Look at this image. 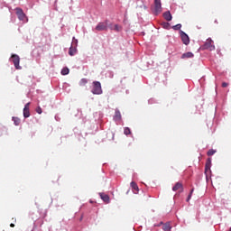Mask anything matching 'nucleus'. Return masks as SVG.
<instances>
[{
    "label": "nucleus",
    "instance_id": "11",
    "mask_svg": "<svg viewBox=\"0 0 231 231\" xmlns=\"http://www.w3.org/2000/svg\"><path fill=\"white\" fill-rule=\"evenodd\" d=\"M99 196L105 203H109V196L107 194L99 193Z\"/></svg>",
    "mask_w": 231,
    "mask_h": 231
},
{
    "label": "nucleus",
    "instance_id": "3",
    "mask_svg": "<svg viewBox=\"0 0 231 231\" xmlns=\"http://www.w3.org/2000/svg\"><path fill=\"white\" fill-rule=\"evenodd\" d=\"M202 48L203 50H209V51H214V50H216V46H214V42L210 38L206 41Z\"/></svg>",
    "mask_w": 231,
    "mask_h": 231
},
{
    "label": "nucleus",
    "instance_id": "6",
    "mask_svg": "<svg viewBox=\"0 0 231 231\" xmlns=\"http://www.w3.org/2000/svg\"><path fill=\"white\" fill-rule=\"evenodd\" d=\"M95 30L97 32H104L107 30V22H100L99 23H97V25L96 26Z\"/></svg>",
    "mask_w": 231,
    "mask_h": 231
},
{
    "label": "nucleus",
    "instance_id": "19",
    "mask_svg": "<svg viewBox=\"0 0 231 231\" xmlns=\"http://www.w3.org/2000/svg\"><path fill=\"white\" fill-rule=\"evenodd\" d=\"M69 69L64 68L61 69V75H69Z\"/></svg>",
    "mask_w": 231,
    "mask_h": 231
},
{
    "label": "nucleus",
    "instance_id": "28",
    "mask_svg": "<svg viewBox=\"0 0 231 231\" xmlns=\"http://www.w3.org/2000/svg\"><path fill=\"white\" fill-rule=\"evenodd\" d=\"M192 198V193H189V195L188 196V199L186 201H190V199Z\"/></svg>",
    "mask_w": 231,
    "mask_h": 231
},
{
    "label": "nucleus",
    "instance_id": "9",
    "mask_svg": "<svg viewBox=\"0 0 231 231\" xmlns=\"http://www.w3.org/2000/svg\"><path fill=\"white\" fill-rule=\"evenodd\" d=\"M173 192H176V190H180V192H183V184L181 182H177L173 188Z\"/></svg>",
    "mask_w": 231,
    "mask_h": 231
},
{
    "label": "nucleus",
    "instance_id": "22",
    "mask_svg": "<svg viewBox=\"0 0 231 231\" xmlns=\"http://www.w3.org/2000/svg\"><path fill=\"white\" fill-rule=\"evenodd\" d=\"M86 84H88V79H82L79 81V86H86Z\"/></svg>",
    "mask_w": 231,
    "mask_h": 231
},
{
    "label": "nucleus",
    "instance_id": "31",
    "mask_svg": "<svg viewBox=\"0 0 231 231\" xmlns=\"http://www.w3.org/2000/svg\"><path fill=\"white\" fill-rule=\"evenodd\" d=\"M229 231H231V226H230V228H229Z\"/></svg>",
    "mask_w": 231,
    "mask_h": 231
},
{
    "label": "nucleus",
    "instance_id": "2",
    "mask_svg": "<svg viewBox=\"0 0 231 231\" xmlns=\"http://www.w3.org/2000/svg\"><path fill=\"white\" fill-rule=\"evenodd\" d=\"M15 12L19 21H25V23H28V18L26 17V14H24V11H23L21 7H16Z\"/></svg>",
    "mask_w": 231,
    "mask_h": 231
},
{
    "label": "nucleus",
    "instance_id": "18",
    "mask_svg": "<svg viewBox=\"0 0 231 231\" xmlns=\"http://www.w3.org/2000/svg\"><path fill=\"white\" fill-rule=\"evenodd\" d=\"M121 118H122V115L120 114V112L118 110H116V114H115V119L120 120Z\"/></svg>",
    "mask_w": 231,
    "mask_h": 231
},
{
    "label": "nucleus",
    "instance_id": "29",
    "mask_svg": "<svg viewBox=\"0 0 231 231\" xmlns=\"http://www.w3.org/2000/svg\"><path fill=\"white\" fill-rule=\"evenodd\" d=\"M10 226H11V228H14V226H15V225L14 224H10Z\"/></svg>",
    "mask_w": 231,
    "mask_h": 231
},
{
    "label": "nucleus",
    "instance_id": "8",
    "mask_svg": "<svg viewBox=\"0 0 231 231\" xmlns=\"http://www.w3.org/2000/svg\"><path fill=\"white\" fill-rule=\"evenodd\" d=\"M23 116L24 118H30V103L25 104L23 107Z\"/></svg>",
    "mask_w": 231,
    "mask_h": 231
},
{
    "label": "nucleus",
    "instance_id": "5",
    "mask_svg": "<svg viewBox=\"0 0 231 231\" xmlns=\"http://www.w3.org/2000/svg\"><path fill=\"white\" fill-rule=\"evenodd\" d=\"M154 14L155 15L162 14V0H154Z\"/></svg>",
    "mask_w": 231,
    "mask_h": 231
},
{
    "label": "nucleus",
    "instance_id": "25",
    "mask_svg": "<svg viewBox=\"0 0 231 231\" xmlns=\"http://www.w3.org/2000/svg\"><path fill=\"white\" fill-rule=\"evenodd\" d=\"M131 187H132V189H134V190H138V185L137 184H135V182H131Z\"/></svg>",
    "mask_w": 231,
    "mask_h": 231
},
{
    "label": "nucleus",
    "instance_id": "23",
    "mask_svg": "<svg viewBox=\"0 0 231 231\" xmlns=\"http://www.w3.org/2000/svg\"><path fill=\"white\" fill-rule=\"evenodd\" d=\"M216 154V150L211 149L208 152V156H214Z\"/></svg>",
    "mask_w": 231,
    "mask_h": 231
},
{
    "label": "nucleus",
    "instance_id": "16",
    "mask_svg": "<svg viewBox=\"0 0 231 231\" xmlns=\"http://www.w3.org/2000/svg\"><path fill=\"white\" fill-rule=\"evenodd\" d=\"M75 53H77V49L70 47L69 50V55H70V57H73V55H75Z\"/></svg>",
    "mask_w": 231,
    "mask_h": 231
},
{
    "label": "nucleus",
    "instance_id": "13",
    "mask_svg": "<svg viewBox=\"0 0 231 231\" xmlns=\"http://www.w3.org/2000/svg\"><path fill=\"white\" fill-rule=\"evenodd\" d=\"M192 57H194L192 52H186L182 54V59H192Z\"/></svg>",
    "mask_w": 231,
    "mask_h": 231
},
{
    "label": "nucleus",
    "instance_id": "30",
    "mask_svg": "<svg viewBox=\"0 0 231 231\" xmlns=\"http://www.w3.org/2000/svg\"><path fill=\"white\" fill-rule=\"evenodd\" d=\"M193 192H194V189H191V191H190L189 194H191V196H192V193H193Z\"/></svg>",
    "mask_w": 231,
    "mask_h": 231
},
{
    "label": "nucleus",
    "instance_id": "10",
    "mask_svg": "<svg viewBox=\"0 0 231 231\" xmlns=\"http://www.w3.org/2000/svg\"><path fill=\"white\" fill-rule=\"evenodd\" d=\"M212 166V160L208 159L205 166V173L208 174L210 172V167Z\"/></svg>",
    "mask_w": 231,
    "mask_h": 231
},
{
    "label": "nucleus",
    "instance_id": "26",
    "mask_svg": "<svg viewBox=\"0 0 231 231\" xmlns=\"http://www.w3.org/2000/svg\"><path fill=\"white\" fill-rule=\"evenodd\" d=\"M36 113H38V115H42V108H41V106H38L36 108Z\"/></svg>",
    "mask_w": 231,
    "mask_h": 231
},
{
    "label": "nucleus",
    "instance_id": "24",
    "mask_svg": "<svg viewBox=\"0 0 231 231\" xmlns=\"http://www.w3.org/2000/svg\"><path fill=\"white\" fill-rule=\"evenodd\" d=\"M172 29L173 30H181V23H178V24L172 26Z\"/></svg>",
    "mask_w": 231,
    "mask_h": 231
},
{
    "label": "nucleus",
    "instance_id": "7",
    "mask_svg": "<svg viewBox=\"0 0 231 231\" xmlns=\"http://www.w3.org/2000/svg\"><path fill=\"white\" fill-rule=\"evenodd\" d=\"M180 37L183 44H185L186 46L190 43V39L189 38V35H187V33H185L183 31H180Z\"/></svg>",
    "mask_w": 231,
    "mask_h": 231
},
{
    "label": "nucleus",
    "instance_id": "4",
    "mask_svg": "<svg viewBox=\"0 0 231 231\" xmlns=\"http://www.w3.org/2000/svg\"><path fill=\"white\" fill-rule=\"evenodd\" d=\"M12 59V62L15 68V69H22L23 68L19 66L20 62H21V58H19V55L17 54H13L11 56Z\"/></svg>",
    "mask_w": 231,
    "mask_h": 231
},
{
    "label": "nucleus",
    "instance_id": "14",
    "mask_svg": "<svg viewBox=\"0 0 231 231\" xmlns=\"http://www.w3.org/2000/svg\"><path fill=\"white\" fill-rule=\"evenodd\" d=\"M172 227L171 226V223H166L162 226L163 231H170Z\"/></svg>",
    "mask_w": 231,
    "mask_h": 231
},
{
    "label": "nucleus",
    "instance_id": "12",
    "mask_svg": "<svg viewBox=\"0 0 231 231\" xmlns=\"http://www.w3.org/2000/svg\"><path fill=\"white\" fill-rule=\"evenodd\" d=\"M163 17L166 21H172V14L169 11L163 13Z\"/></svg>",
    "mask_w": 231,
    "mask_h": 231
},
{
    "label": "nucleus",
    "instance_id": "17",
    "mask_svg": "<svg viewBox=\"0 0 231 231\" xmlns=\"http://www.w3.org/2000/svg\"><path fill=\"white\" fill-rule=\"evenodd\" d=\"M13 122L14 125H19L21 124V119L19 117L13 116Z\"/></svg>",
    "mask_w": 231,
    "mask_h": 231
},
{
    "label": "nucleus",
    "instance_id": "15",
    "mask_svg": "<svg viewBox=\"0 0 231 231\" xmlns=\"http://www.w3.org/2000/svg\"><path fill=\"white\" fill-rule=\"evenodd\" d=\"M162 28H164L165 30H171V23H167V22L162 23Z\"/></svg>",
    "mask_w": 231,
    "mask_h": 231
},
{
    "label": "nucleus",
    "instance_id": "27",
    "mask_svg": "<svg viewBox=\"0 0 231 231\" xmlns=\"http://www.w3.org/2000/svg\"><path fill=\"white\" fill-rule=\"evenodd\" d=\"M222 88H228V83L223 82L222 83Z\"/></svg>",
    "mask_w": 231,
    "mask_h": 231
},
{
    "label": "nucleus",
    "instance_id": "20",
    "mask_svg": "<svg viewBox=\"0 0 231 231\" xmlns=\"http://www.w3.org/2000/svg\"><path fill=\"white\" fill-rule=\"evenodd\" d=\"M124 134H125L126 136L131 134V129L129 127H125L124 129Z\"/></svg>",
    "mask_w": 231,
    "mask_h": 231
},
{
    "label": "nucleus",
    "instance_id": "21",
    "mask_svg": "<svg viewBox=\"0 0 231 231\" xmlns=\"http://www.w3.org/2000/svg\"><path fill=\"white\" fill-rule=\"evenodd\" d=\"M114 30H115V32H122V26L116 24L114 26Z\"/></svg>",
    "mask_w": 231,
    "mask_h": 231
},
{
    "label": "nucleus",
    "instance_id": "1",
    "mask_svg": "<svg viewBox=\"0 0 231 231\" xmlns=\"http://www.w3.org/2000/svg\"><path fill=\"white\" fill-rule=\"evenodd\" d=\"M92 84L91 93L93 95H102V84H100V81H94Z\"/></svg>",
    "mask_w": 231,
    "mask_h": 231
}]
</instances>
